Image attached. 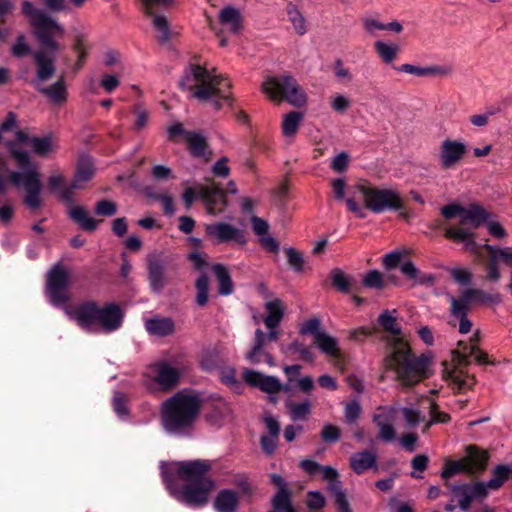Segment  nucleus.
Listing matches in <instances>:
<instances>
[{
    "label": "nucleus",
    "mask_w": 512,
    "mask_h": 512,
    "mask_svg": "<svg viewBox=\"0 0 512 512\" xmlns=\"http://www.w3.org/2000/svg\"><path fill=\"white\" fill-rule=\"evenodd\" d=\"M69 283V271L60 263L54 264L47 273L45 285V295L51 305L63 308L66 315L88 333L110 334L121 328L125 314L115 302L100 307L95 301H86L74 309L66 307L70 299L67 292Z\"/></svg>",
    "instance_id": "nucleus-1"
},
{
    "label": "nucleus",
    "mask_w": 512,
    "mask_h": 512,
    "mask_svg": "<svg viewBox=\"0 0 512 512\" xmlns=\"http://www.w3.org/2000/svg\"><path fill=\"white\" fill-rule=\"evenodd\" d=\"M183 89L192 91V96L200 101H210L215 110L224 105L231 106L230 82L220 75L211 73L200 65H189L180 81Z\"/></svg>",
    "instance_id": "nucleus-2"
},
{
    "label": "nucleus",
    "mask_w": 512,
    "mask_h": 512,
    "mask_svg": "<svg viewBox=\"0 0 512 512\" xmlns=\"http://www.w3.org/2000/svg\"><path fill=\"white\" fill-rule=\"evenodd\" d=\"M198 411L199 402L196 396L177 392L162 404L161 419L164 430L174 436L189 435Z\"/></svg>",
    "instance_id": "nucleus-3"
},
{
    "label": "nucleus",
    "mask_w": 512,
    "mask_h": 512,
    "mask_svg": "<svg viewBox=\"0 0 512 512\" xmlns=\"http://www.w3.org/2000/svg\"><path fill=\"white\" fill-rule=\"evenodd\" d=\"M11 154L22 170L11 171L9 179L15 187L25 190L24 203L29 208L36 210L41 206L40 193L42 190L38 168L31 162L27 151L13 148Z\"/></svg>",
    "instance_id": "nucleus-4"
},
{
    "label": "nucleus",
    "mask_w": 512,
    "mask_h": 512,
    "mask_svg": "<svg viewBox=\"0 0 512 512\" xmlns=\"http://www.w3.org/2000/svg\"><path fill=\"white\" fill-rule=\"evenodd\" d=\"M386 361L403 385L412 386L427 377L432 356L430 353L414 356L408 348H400L394 350Z\"/></svg>",
    "instance_id": "nucleus-5"
},
{
    "label": "nucleus",
    "mask_w": 512,
    "mask_h": 512,
    "mask_svg": "<svg viewBox=\"0 0 512 512\" xmlns=\"http://www.w3.org/2000/svg\"><path fill=\"white\" fill-rule=\"evenodd\" d=\"M22 13L29 20L30 24L35 28V36L43 47V52L47 55L55 56L59 49L58 44L53 39L56 34H63L64 28L46 11L36 7L30 1L22 3Z\"/></svg>",
    "instance_id": "nucleus-6"
},
{
    "label": "nucleus",
    "mask_w": 512,
    "mask_h": 512,
    "mask_svg": "<svg viewBox=\"0 0 512 512\" xmlns=\"http://www.w3.org/2000/svg\"><path fill=\"white\" fill-rule=\"evenodd\" d=\"M355 193L363 201L366 209L374 214L385 211H398L403 208V200L400 193L392 188L377 187L364 182L355 186Z\"/></svg>",
    "instance_id": "nucleus-7"
},
{
    "label": "nucleus",
    "mask_w": 512,
    "mask_h": 512,
    "mask_svg": "<svg viewBox=\"0 0 512 512\" xmlns=\"http://www.w3.org/2000/svg\"><path fill=\"white\" fill-rule=\"evenodd\" d=\"M162 480L170 494L179 502L190 507H201L207 503L208 495L213 489L215 482L212 479H205L201 482L185 483L183 487L174 484V478L162 465Z\"/></svg>",
    "instance_id": "nucleus-8"
},
{
    "label": "nucleus",
    "mask_w": 512,
    "mask_h": 512,
    "mask_svg": "<svg viewBox=\"0 0 512 512\" xmlns=\"http://www.w3.org/2000/svg\"><path fill=\"white\" fill-rule=\"evenodd\" d=\"M262 91L271 100L281 102L285 99L294 107H302L307 101L305 92L290 75L268 77L262 84Z\"/></svg>",
    "instance_id": "nucleus-9"
},
{
    "label": "nucleus",
    "mask_w": 512,
    "mask_h": 512,
    "mask_svg": "<svg viewBox=\"0 0 512 512\" xmlns=\"http://www.w3.org/2000/svg\"><path fill=\"white\" fill-rule=\"evenodd\" d=\"M162 465L169 471V474L174 478V484H177V478L182 479L186 483L201 482L205 479H211L207 476L211 465L207 460H193V461H172L160 462V470Z\"/></svg>",
    "instance_id": "nucleus-10"
},
{
    "label": "nucleus",
    "mask_w": 512,
    "mask_h": 512,
    "mask_svg": "<svg viewBox=\"0 0 512 512\" xmlns=\"http://www.w3.org/2000/svg\"><path fill=\"white\" fill-rule=\"evenodd\" d=\"M243 380L250 386L259 388L269 395V401L273 404L278 402L276 394L280 391H288L289 387L283 385L276 376L265 375L253 369L244 368L242 371Z\"/></svg>",
    "instance_id": "nucleus-11"
},
{
    "label": "nucleus",
    "mask_w": 512,
    "mask_h": 512,
    "mask_svg": "<svg viewBox=\"0 0 512 512\" xmlns=\"http://www.w3.org/2000/svg\"><path fill=\"white\" fill-rule=\"evenodd\" d=\"M450 502L456 503L462 511H467L472 502L483 500L487 497V492L479 481L473 483L453 484L449 488Z\"/></svg>",
    "instance_id": "nucleus-12"
},
{
    "label": "nucleus",
    "mask_w": 512,
    "mask_h": 512,
    "mask_svg": "<svg viewBox=\"0 0 512 512\" xmlns=\"http://www.w3.org/2000/svg\"><path fill=\"white\" fill-rule=\"evenodd\" d=\"M398 411V405L378 406L372 415V421L378 429V437L385 443L396 440L394 422Z\"/></svg>",
    "instance_id": "nucleus-13"
},
{
    "label": "nucleus",
    "mask_w": 512,
    "mask_h": 512,
    "mask_svg": "<svg viewBox=\"0 0 512 512\" xmlns=\"http://www.w3.org/2000/svg\"><path fill=\"white\" fill-rule=\"evenodd\" d=\"M205 232L214 244L235 242L243 246L247 242L242 229L223 221L206 225Z\"/></svg>",
    "instance_id": "nucleus-14"
},
{
    "label": "nucleus",
    "mask_w": 512,
    "mask_h": 512,
    "mask_svg": "<svg viewBox=\"0 0 512 512\" xmlns=\"http://www.w3.org/2000/svg\"><path fill=\"white\" fill-rule=\"evenodd\" d=\"M270 480L277 487V491L271 499L272 510L269 512H296L286 480L276 473L270 475Z\"/></svg>",
    "instance_id": "nucleus-15"
},
{
    "label": "nucleus",
    "mask_w": 512,
    "mask_h": 512,
    "mask_svg": "<svg viewBox=\"0 0 512 512\" xmlns=\"http://www.w3.org/2000/svg\"><path fill=\"white\" fill-rule=\"evenodd\" d=\"M467 146L458 140L445 139L440 146L439 161L443 169L454 168L464 157Z\"/></svg>",
    "instance_id": "nucleus-16"
},
{
    "label": "nucleus",
    "mask_w": 512,
    "mask_h": 512,
    "mask_svg": "<svg viewBox=\"0 0 512 512\" xmlns=\"http://www.w3.org/2000/svg\"><path fill=\"white\" fill-rule=\"evenodd\" d=\"M147 15L153 16V26L158 31V39L162 43L168 42L171 37L168 21L163 15H154L153 7L156 5L168 6L173 0H140Z\"/></svg>",
    "instance_id": "nucleus-17"
},
{
    "label": "nucleus",
    "mask_w": 512,
    "mask_h": 512,
    "mask_svg": "<svg viewBox=\"0 0 512 512\" xmlns=\"http://www.w3.org/2000/svg\"><path fill=\"white\" fill-rule=\"evenodd\" d=\"M446 297L450 303L451 316L459 320V332L461 334H467L472 327V322L467 317L469 303L461 296L455 297L450 293H446Z\"/></svg>",
    "instance_id": "nucleus-18"
},
{
    "label": "nucleus",
    "mask_w": 512,
    "mask_h": 512,
    "mask_svg": "<svg viewBox=\"0 0 512 512\" xmlns=\"http://www.w3.org/2000/svg\"><path fill=\"white\" fill-rule=\"evenodd\" d=\"M268 333L263 332L261 329H256L254 344L251 349L246 353V360L252 364L257 365L260 363V353L263 348L270 343L278 339L279 331L277 328L268 329Z\"/></svg>",
    "instance_id": "nucleus-19"
},
{
    "label": "nucleus",
    "mask_w": 512,
    "mask_h": 512,
    "mask_svg": "<svg viewBox=\"0 0 512 512\" xmlns=\"http://www.w3.org/2000/svg\"><path fill=\"white\" fill-rule=\"evenodd\" d=\"M349 465L357 475H361L368 470L378 471L377 454L371 450L354 452L350 455Z\"/></svg>",
    "instance_id": "nucleus-20"
},
{
    "label": "nucleus",
    "mask_w": 512,
    "mask_h": 512,
    "mask_svg": "<svg viewBox=\"0 0 512 512\" xmlns=\"http://www.w3.org/2000/svg\"><path fill=\"white\" fill-rule=\"evenodd\" d=\"M488 452L474 445H468L465 448V455L462 457L467 468V474H478L486 469L488 462Z\"/></svg>",
    "instance_id": "nucleus-21"
},
{
    "label": "nucleus",
    "mask_w": 512,
    "mask_h": 512,
    "mask_svg": "<svg viewBox=\"0 0 512 512\" xmlns=\"http://www.w3.org/2000/svg\"><path fill=\"white\" fill-rule=\"evenodd\" d=\"M37 66L36 77L33 79L35 88L41 86L40 83L49 80L55 73L53 55H47L46 52L36 51L32 53Z\"/></svg>",
    "instance_id": "nucleus-22"
},
{
    "label": "nucleus",
    "mask_w": 512,
    "mask_h": 512,
    "mask_svg": "<svg viewBox=\"0 0 512 512\" xmlns=\"http://www.w3.org/2000/svg\"><path fill=\"white\" fill-rule=\"evenodd\" d=\"M443 378L454 392H464L475 384L473 376L457 367L446 369Z\"/></svg>",
    "instance_id": "nucleus-23"
},
{
    "label": "nucleus",
    "mask_w": 512,
    "mask_h": 512,
    "mask_svg": "<svg viewBox=\"0 0 512 512\" xmlns=\"http://www.w3.org/2000/svg\"><path fill=\"white\" fill-rule=\"evenodd\" d=\"M95 167L93 159L88 155L79 158L76 165V172L72 180V188H84L94 176Z\"/></svg>",
    "instance_id": "nucleus-24"
},
{
    "label": "nucleus",
    "mask_w": 512,
    "mask_h": 512,
    "mask_svg": "<svg viewBox=\"0 0 512 512\" xmlns=\"http://www.w3.org/2000/svg\"><path fill=\"white\" fill-rule=\"evenodd\" d=\"M148 280L152 291L160 294L166 285L165 265L157 259L152 258L148 261Z\"/></svg>",
    "instance_id": "nucleus-25"
},
{
    "label": "nucleus",
    "mask_w": 512,
    "mask_h": 512,
    "mask_svg": "<svg viewBox=\"0 0 512 512\" xmlns=\"http://www.w3.org/2000/svg\"><path fill=\"white\" fill-rule=\"evenodd\" d=\"M156 381L163 390L173 388L179 381L180 372L166 362L156 365Z\"/></svg>",
    "instance_id": "nucleus-26"
},
{
    "label": "nucleus",
    "mask_w": 512,
    "mask_h": 512,
    "mask_svg": "<svg viewBox=\"0 0 512 512\" xmlns=\"http://www.w3.org/2000/svg\"><path fill=\"white\" fill-rule=\"evenodd\" d=\"M145 329L150 335L165 337L175 330V323L170 317L154 316L145 321Z\"/></svg>",
    "instance_id": "nucleus-27"
},
{
    "label": "nucleus",
    "mask_w": 512,
    "mask_h": 512,
    "mask_svg": "<svg viewBox=\"0 0 512 512\" xmlns=\"http://www.w3.org/2000/svg\"><path fill=\"white\" fill-rule=\"evenodd\" d=\"M68 214L69 217L84 231L93 232L98 227L99 221L94 219L84 206H71Z\"/></svg>",
    "instance_id": "nucleus-28"
},
{
    "label": "nucleus",
    "mask_w": 512,
    "mask_h": 512,
    "mask_svg": "<svg viewBox=\"0 0 512 512\" xmlns=\"http://www.w3.org/2000/svg\"><path fill=\"white\" fill-rule=\"evenodd\" d=\"M213 505L217 512H236L239 500L236 492L230 489H222L216 495Z\"/></svg>",
    "instance_id": "nucleus-29"
},
{
    "label": "nucleus",
    "mask_w": 512,
    "mask_h": 512,
    "mask_svg": "<svg viewBox=\"0 0 512 512\" xmlns=\"http://www.w3.org/2000/svg\"><path fill=\"white\" fill-rule=\"evenodd\" d=\"M394 69L398 72L412 74L418 77H424L435 74H449L451 69L444 66H429L419 67L413 64L405 63L400 66H394Z\"/></svg>",
    "instance_id": "nucleus-30"
},
{
    "label": "nucleus",
    "mask_w": 512,
    "mask_h": 512,
    "mask_svg": "<svg viewBox=\"0 0 512 512\" xmlns=\"http://www.w3.org/2000/svg\"><path fill=\"white\" fill-rule=\"evenodd\" d=\"M445 237L458 243H462L464 248L470 252L477 250V244L471 231L464 228L450 227L445 230Z\"/></svg>",
    "instance_id": "nucleus-31"
},
{
    "label": "nucleus",
    "mask_w": 512,
    "mask_h": 512,
    "mask_svg": "<svg viewBox=\"0 0 512 512\" xmlns=\"http://www.w3.org/2000/svg\"><path fill=\"white\" fill-rule=\"evenodd\" d=\"M510 476V466L500 464L493 468L492 477L488 481H479L484 487V490L489 493V490L499 489Z\"/></svg>",
    "instance_id": "nucleus-32"
},
{
    "label": "nucleus",
    "mask_w": 512,
    "mask_h": 512,
    "mask_svg": "<svg viewBox=\"0 0 512 512\" xmlns=\"http://www.w3.org/2000/svg\"><path fill=\"white\" fill-rule=\"evenodd\" d=\"M399 269L408 279L414 280L415 284H433L435 281V277L432 274H421L411 260L403 261L400 264Z\"/></svg>",
    "instance_id": "nucleus-33"
},
{
    "label": "nucleus",
    "mask_w": 512,
    "mask_h": 512,
    "mask_svg": "<svg viewBox=\"0 0 512 512\" xmlns=\"http://www.w3.org/2000/svg\"><path fill=\"white\" fill-rule=\"evenodd\" d=\"M212 270L218 282V293L222 296L232 294L234 286L227 267L222 264H214Z\"/></svg>",
    "instance_id": "nucleus-34"
},
{
    "label": "nucleus",
    "mask_w": 512,
    "mask_h": 512,
    "mask_svg": "<svg viewBox=\"0 0 512 512\" xmlns=\"http://www.w3.org/2000/svg\"><path fill=\"white\" fill-rule=\"evenodd\" d=\"M268 314L264 318L267 329L278 328L283 319V306L279 299L268 301L265 305Z\"/></svg>",
    "instance_id": "nucleus-35"
},
{
    "label": "nucleus",
    "mask_w": 512,
    "mask_h": 512,
    "mask_svg": "<svg viewBox=\"0 0 512 512\" xmlns=\"http://www.w3.org/2000/svg\"><path fill=\"white\" fill-rule=\"evenodd\" d=\"M489 219V213L481 206L473 204L468 208H464L463 218L460 219V223L464 224L469 221L474 227H479L483 223H486Z\"/></svg>",
    "instance_id": "nucleus-36"
},
{
    "label": "nucleus",
    "mask_w": 512,
    "mask_h": 512,
    "mask_svg": "<svg viewBox=\"0 0 512 512\" xmlns=\"http://www.w3.org/2000/svg\"><path fill=\"white\" fill-rule=\"evenodd\" d=\"M36 89L43 93L53 104H61L66 101L67 92L63 80H59L49 87L37 86Z\"/></svg>",
    "instance_id": "nucleus-37"
},
{
    "label": "nucleus",
    "mask_w": 512,
    "mask_h": 512,
    "mask_svg": "<svg viewBox=\"0 0 512 512\" xmlns=\"http://www.w3.org/2000/svg\"><path fill=\"white\" fill-rule=\"evenodd\" d=\"M285 406L293 421H304L311 413V402L309 399H305L301 402L287 400Z\"/></svg>",
    "instance_id": "nucleus-38"
},
{
    "label": "nucleus",
    "mask_w": 512,
    "mask_h": 512,
    "mask_svg": "<svg viewBox=\"0 0 512 512\" xmlns=\"http://www.w3.org/2000/svg\"><path fill=\"white\" fill-rule=\"evenodd\" d=\"M397 310H384L378 316V324L393 336L401 335L402 329L397 322Z\"/></svg>",
    "instance_id": "nucleus-39"
},
{
    "label": "nucleus",
    "mask_w": 512,
    "mask_h": 512,
    "mask_svg": "<svg viewBox=\"0 0 512 512\" xmlns=\"http://www.w3.org/2000/svg\"><path fill=\"white\" fill-rule=\"evenodd\" d=\"M317 348L325 355L336 357L339 354V343L337 338L329 335L326 331L314 340Z\"/></svg>",
    "instance_id": "nucleus-40"
},
{
    "label": "nucleus",
    "mask_w": 512,
    "mask_h": 512,
    "mask_svg": "<svg viewBox=\"0 0 512 512\" xmlns=\"http://www.w3.org/2000/svg\"><path fill=\"white\" fill-rule=\"evenodd\" d=\"M219 21L223 26L229 27L233 33H237L240 30L241 15L234 7H224L219 13Z\"/></svg>",
    "instance_id": "nucleus-41"
},
{
    "label": "nucleus",
    "mask_w": 512,
    "mask_h": 512,
    "mask_svg": "<svg viewBox=\"0 0 512 512\" xmlns=\"http://www.w3.org/2000/svg\"><path fill=\"white\" fill-rule=\"evenodd\" d=\"M186 140L192 157L201 158L205 156L207 141L202 133L191 131V133H187Z\"/></svg>",
    "instance_id": "nucleus-42"
},
{
    "label": "nucleus",
    "mask_w": 512,
    "mask_h": 512,
    "mask_svg": "<svg viewBox=\"0 0 512 512\" xmlns=\"http://www.w3.org/2000/svg\"><path fill=\"white\" fill-rule=\"evenodd\" d=\"M460 296L469 304L471 302L498 304L501 301L499 294H488L476 288H468Z\"/></svg>",
    "instance_id": "nucleus-43"
},
{
    "label": "nucleus",
    "mask_w": 512,
    "mask_h": 512,
    "mask_svg": "<svg viewBox=\"0 0 512 512\" xmlns=\"http://www.w3.org/2000/svg\"><path fill=\"white\" fill-rule=\"evenodd\" d=\"M375 51L385 64H391L397 57L399 46L395 43H388L378 40L374 43Z\"/></svg>",
    "instance_id": "nucleus-44"
},
{
    "label": "nucleus",
    "mask_w": 512,
    "mask_h": 512,
    "mask_svg": "<svg viewBox=\"0 0 512 512\" xmlns=\"http://www.w3.org/2000/svg\"><path fill=\"white\" fill-rule=\"evenodd\" d=\"M399 411L402 413L405 423L409 428H414L422 423L426 424L428 421L426 415L414 406H399Z\"/></svg>",
    "instance_id": "nucleus-45"
},
{
    "label": "nucleus",
    "mask_w": 512,
    "mask_h": 512,
    "mask_svg": "<svg viewBox=\"0 0 512 512\" xmlns=\"http://www.w3.org/2000/svg\"><path fill=\"white\" fill-rule=\"evenodd\" d=\"M287 16L289 21L291 22L293 29L298 35H304L307 32V24L305 17L299 11L297 6L294 4H288L287 8Z\"/></svg>",
    "instance_id": "nucleus-46"
},
{
    "label": "nucleus",
    "mask_w": 512,
    "mask_h": 512,
    "mask_svg": "<svg viewBox=\"0 0 512 512\" xmlns=\"http://www.w3.org/2000/svg\"><path fill=\"white\" fill-rule=\"evenodd\" d=\"M29 146L33 153L39 156H46L53 149L52 136L30 137Z\"/></svg>",
    "instance_id": "nucleus-47"
},
{
    "label": "nucleus",
    "mask_w": 512,
    "mask_h": 512,
    "mask_svg": "<svg viewBox=\"0 0 512 512\" xmlns=\"http://www.w3.org/2000/svg\"><path fill=\"white\" fill-rule=\"evenodd\" d=\"M303 118V114L298 111H291L286 114L282 121V132L286 137L296 134L299 124Z\"/></svg>",
    "instance_id": "nucleus-48"
},
{
    "label": "nucleus",
    "mask_w": 512,
    "mask_h": 512,
    "mask_svg": "<svg viewBox=\"0 0 512 512\" xmlns=\"http://www.w3.org/2000/svg\"><path fill=\"white\" fill-rule=\"evenodd\" d=\"M321 471L323 479L328 481V488L335 494V496L338 495V493H344L336 469L331 466H322Z\"/></svg>",
    "instance_id": "nucleus-49"
},
{
    "label": "nucleus",
    "mask_w": 512,
    "mask_h": 512,
    "mask_svg": "<svg viewBox=\"0 0 512 512\" xmlns=\"http://www.w3.org/2000/svg\"><path fill=\"white\" fill-rule=\"evenodd\" d=\"M460 473H466L467 474V468L465 466V462L463 459L459 460H446L444 464V468L441 472V477L443 479H449L453 477L454 475L460 474Z\"/></svg>",
    "instance_id": "nucleus-50"
},
{
    "label": "nucleus",
    "mask_w": 512,
    "mask_h": 512,
    "mask_svg": "<svg viewBox=\"0 0 512 512\" xmlns=\"http://www.w3.org/2000/svg\"><path fill=\"white\" fill-rule=\"evenodd\" d=\"M113 410L117 417L123 421L128 419L129 409L127 407V401L123 393L115 391L112 398Z\"/></svg>",
    "instance_id": "nucleus-51"
},
{
    "label": "nucleus",
    "mask_w": 512,
    "mask_h": 512,
    "mask_svg": "<svg viewBox=\"0 0 512 512\" xmlns=\"http://www.w3.org/2000/svg\"><path fill=\"white\" fill-rule=\"evenodd\" d=\"M197 289L196 302L199 306L206 305L209 294V279L206 274H201L195 283Z\"/></svg>",
    "instance_id": "nucleus-52"
},
{
    "label": "nucleus",
    "mask_w": 512,
    "mask_h": 512,
    "mask_svg": "<svg viewBox=\"0 0 512 512\" xmlns=\"http://www.w3.org/2000/svg\"><path fill=\"white\" fill-rule=\"evenodd\" d=\"M362 408L358 398H354L347 402L344 406V419L347 424H354L360 417Z\"/></svg>",
    "instance_id": "nucleus-53"
},
{
    "label": "nucleus",
    "mask_w": 512,
    "mask_h": 512,
    "mask_svg": "<svg viewBox=\"0 0 512 512\" xmlns=\"http://www.w3.org/2000/svg\"><path fill=\"white\" fill-rule=\"evenodd\" d=\"M325 330L321 328V321L317 317L310 318L300 327L299 332L302 335L311 334L314 340Z\"/></svg>",
    "instance_id": "nucleus-54"
},
{
    "label": "nucleus",
    "mask_w": 512,
    "mask_h": 512,
    "mask_svg": "<svg viewBox=\"0 0 512 512\" xmlns=\"http://www.w3.org/2000/svg\"><path fill=\"white\" fill-rule=\"evenodd\" d=\"M399 445L408 453H413L418 448L419 436L414 432H408L398 437Z\"/></svg>",
    "instance_id": "nucleus-55"
},
{
    "label": "nucleus",
    "mask_w": 512,
    "mask_h": 512,
    "mask_svg": "<svg viewBox=\"0 0 512 512\" xmlns=\"http://www.w3.org/2000/svg\"><path fill=\"white\" fill-rule=\"evenodd\" d=\"M362 283L366 288L382 289L384 286L383 275L378 270H370L363 277Z\"/></svg>",
    "instance_id": "nucleus-56"
},
{
    "label": "nucleus",
    "mask_w": 512,
    "mask_h": 512,
    "mask_svg": "<svg viewBox=\"0 0 512 512\" xmlns=\"http://www.w3.org/2000/svg\"><path fill=\"white\" fill-rule=\"evenodd\" d=\"M94 212L98 216L111 217L116 214L117 205L111 200L102 199L96 202Z\"/></svg>",
    "instance_id": "nucleus-57"
},
{
    "label": "nucleus",
    "mask_w": 512,
    "mask_h": 512,
    "mask_svg": "<svg viewBox=\"0 0 512 512\" xmlns=\"http://www.w3.org/2000/svg\"><path fill=\"white\" fill-rule=\"evenodd\" d=\"M465 353L467 356L473 358V360L479 365L495 364V362L490 361L488 359V355L480 350L479 347L474 343H471L468 347L465 348Z\"/></svg>",
    "instance_id": "nucleus-58"
},
{
    "label": "nucleus",
    "mask_w": 512,
    "mask_h": 512,
    "mask_svg": "<svg viewBox=\"0 0 512 512\" xmlns=\"http://www.w3.org/2000/svg\"><path fill=\"white\" fill-rule=\"evenodd\" d=\"M331 280L334 287H336L339 291L343 293H348L350 291V282L349 279L345 276V274L336 269L331 274Z\"/></svg>",
    "instance_id": "nucleus-59"
},
{
    "label": "nucleus",
    "mask_w": 512,
    "mask_h": 512,
    "mask_svg": "<svg viewBox=\"0 0 512 512\" xmlns=\"http://www.w3.org/2000/svg\"><path fill=\"white\" fill-rule=\"evenodd\" d=\"M326 504L324 495L319 491H309L307 494V507L309 510L322 509Z\"/></svg>",
    "instance_id": "nucleus-60"
},
{
    "label": "nucleus",
    "mask_w": 512,
    "mask_h": 512,
    "mask_svg": "<svg viewBox=\"0 0 512 512\" xmlns=\"http://www.w3.org/2000/svg\"><path fill=\"white\" fill-rule=\"evenodd\" d=\"M371 334V329L365 326H360L347 331L348 339L356 343L364 342Z\"/></svg>",
    "instance_id": "nucleus-61"
},
{
    "label": "nucleus",
    "mask_w": 512,
    "mask_h": 512,
    "mask_svg": "<svg viewBox=\"0 0 512 512\" xmlns=\"http://www.w3.org/2000/svg\"><path fill=\"white\" fill-rule=\"evenodd\" d=\"M322 439L327 443H336L340 439V429L332 424H325L321 432Z\"/></svg>",
    "instance_id": "nucleus-62"
},
{
    "label": "nucleus",
    "mask_w": 512,
    "mask_h": 512,
    "mask_svg": "<svg viewBox=\"0 0 512 512\" xmlns=\"http://www.w3.org/2000/svg\"><path fill=\"white\" fill-rule=\"evenodd\" d=\"M278 438H279V436H274V435H262L261 436L260 445H261L263 452L266 455L270 456L275 452V450L277 448V444H278Z\"/></svg>",
    "instance_id": "nucleus-63"
},
{
    "label": "nucleus",
    "mask_w": 512,
    "mask_h": 512,
    "mask_svg": "<svg viewBox=\"0 0 512 512\" xmlns=\"http://www.w3.org/2000/svg\"><path fill=\"white\" fill-rule=\"evenodd\" d=\"M288 263L291 267L297 272L303 271V256L300 252L295 250L294 248L286 249Z\"/></svg>",
    "instance_id": "nucleus-64"
}]
</instances>
